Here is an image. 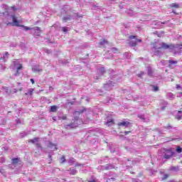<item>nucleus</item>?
<instances>
[{
    "instance_id": "45",
    "label": "nucleus",
    "mask_w": 182,
    "mask_h": 182,
    "mask_svg": "<svg viewBox=\"0 0 182 182\" xmlns=\"http://www.w3.org/2000/svg\"><path fill=\"white\" fill-rule=\"evenodd\" d=\"M61 119H62L63 120H66V116H63V117H61Z\"/></svg>"
},
{
    "instance_id": "50",
    "label": "nucleus",
    "mask_w": 182,
    "mask_h": 182,
    "mask_svg": "<svg viewBox=\"0 0 182 182\" xmlns=\"http://www.w3.org/2000/svg\"><path fill=\"white\" fill-rule=\"evenodd\" d=\"M168 129H171V126H168Z\"/></svg>"
},
{
    "instance_id": "30",
    "label": "nucleus",
    "mask_w": 182,
    "mask_h": 182,
    "mask_svg": "<svg viewBox=\"0 0 182 182\" xmlns=\"http://www.w3.org/2000/svg\"><path fill=\"white\" fill-rule=\"evenodd\" d=\"M76 173H77L76 169H70V173L72 174L73 176H75V174H76Z\"/></svg>"
},
{
    "instance_id": "52",
    "label": "nucleus",
    "mask_w": 182,
    "mask_h": 182,
    "mask_svg": "<svg viewBox=\"0 0 182 182\" xmlns=\"http://www.w3.org/2000/svg\"><path fill=\"white\" fill-rule=\"evenodd\" d=\"M22 90V88L20 89V91Z\"/></svg>"
},
{
    "instance_id": "32",
    "label": "nucleus",
    "mask_w": 182,
    "mask_h": 182,
    "mask_svg": "<svg viewBox=\"0 0 182 182\" xmlns=\"http://www.w3.org/2000/svg\"><path fill=\"white\" fill-rule=\"evenodd\" d=\"M170 177V174L166 173L164 175V177L162 178V180H167V178Z\"/></svg>"
},
{
    "instance_id": "47",
    "label": "nucleus",
    "mask_w": 182,
    "mask_h": 182,
    "mask_svg": "<svg viewBox=\"0 0 182 182\" xmlns=\"http://www.w3.org/2000/svg\"><path fill=\"white\" fill-rule=\"evenodd\" d=\"M92 9H97V6H92Z\"/></svg>"
},
{
    "instance_id": "51",
    "label": "nucleus",
    "mask_w": 182,
    "mask_h": 182,
    "mask_svg": "<svg viewBox=\"0 0 182 182\" xmlns=\"http://www.w3.org/2000/svg\"><path fill=\"white\" fill-rule=\"evenodd\" d=\"M76 166H82V164H77Z\"/></svg>"
},
{
    "instance_id": "20",
    "label": "nucleus",
    "mask_w": 182,
    "mask_h": 182,
    "mask_svg": "<svg viewBox=\"0 0 182 182\" xmlns=\"http://www.w3.org/2000/svg\"><path fill=\"white\" fill-rule=\"evenodd\" d=\"M58 110V107L56 105H53L50 107V112H56Z\"/></svg>"
},
{
    "instance_id": "40",
    "label": "nucleus",
    "mask_w": 182,
    "mask_h": 182,
    "mask_svg": "<svg viewBox=\"0 0 182 182\" xmlns=\"http://www.w3.org/2000/svg\"><path fill=\"white\" fill-rule=\"evenodd\" d=\"M138 117H139V119H141L142 120H144V115H139Z\"/></svg>"
},
{
    "instance_id": "3",
    "label": "nucleus",
    "mask_w": 182,
    "mask_h": 182,
    "mask_svg": "<svg viewBox=\"0 0 182 182\" xmlns=\"http://www.w3.org/2000/svg\"><path fill=\"white\" fill-rule=\"evenodd\" d=\"M159 154L164 159L168 160V159H171L173 156V151L171 149H162L160 150Z\"/></svg>"
},
{
    "instance_id": "21",
    "label": "nucleus",
    "mask_w": 182,
    "mask_h": 182,
    "mask_svg": "<svg viewBox=\"0 0 182 182\" xmlns=\"http://www.w3.org/2000/svg\"><path fill=\"white\" fill-rule=\"evenodd\" d=\"M170 171H178V166H171L169 168Z\"/></svg>"
},
{
    "instance_id": "13",
    "label": "nucleus",
    "mask_w": 182,
    "mask_h": 182,
    "mask_svg": "<svg viewBox=\"0 0 182 182\" xmlns=\"http://www.w3.org/2000/svg\"><path fill=\"white\" fill-rule=\"evenodd\" d=\"M8 56H9V53L8 52H6L5 54H4L3 56L0 58V60H2L3 62H6Z\"/></svg>"
},
{
    "instance_id": "19",
    "label": "nucleus",
    "mask_w": 182,
    "mask_h": 182,
    "mask_svg": "<svg viewBox=\"0 0 182 182\" xmlns=\"http://www.w3.org/2000/svg\"><path fill=\"white\" fill-rule=\"evenodd\" d=\"M177 63H178L177 60H168L169 66H171V65H176Z\"/></svg>"
},
{
    "instance_id": "1",
    "label": "nucleus",
    "mask_w": 182,
    "mask_h": 182,
    "mask_svg": "<svg viewBox=\"0 0 182 182\" xmlns=\"http://www.w3.org/2000/svg\"><path fill=\"white\" fill-rule=\"evenodd\" d=\"M157 49H170L176 55V53H181L182 45L181 44L167 45L164 43H162L161 46L158 47Z\"/></svg>"
},
{
    "instance_id": "17",
    "label": "nucleus",
    "mask_w": 182,
    "mask_h": 182,
    "mask_svg": "<svg viewBox=\"0 0 182 182\" xmlns=\"http://www.w3.org/2000/svg\"><path fill=\"white\" fill-rule=\"evenodd\" d=\"M176 119H177V120H181L182 119L181 111L178 112V114L176 115Z\"/></svg>"
},
{
    "instance_id": "42",
    "label": "nucleus",
    "mask_w": 182,
    "mask_h": 182,
    "mask_svg": "<svg viewBox=\"0 0 182 182\" xmlns=\"http://www.w3.org/2000/svg\"><path fill=\"white\" fill-rule=\"evenodd\" d=\"M30 80H31L32 85L35 84V80H33V78H31Z\"/></svg>"
},
{
    "instance_id": "37",
    "label": "nucleus",
    "mask_w": 182,
    "mask_h": 182,
    "mask_svg": "<svg viewBox=\"0 0 182 182\" xmlns=\"http://www.w3.org/2000/svg\"><path fill=\"white\" fill-rule=\"evenodd\" d=\"M168 96H169V97H171V99H174V97H176V95H173V93H169Z\"/></svg>"
},
{
    "instance_id": "33",
    "label": "nucleus",
    "mask_w": 182,
    "mask_h": 182,
    "mask_svg": "<svg viewBox=\"0 0 182 182\" xmlns=\"http://www.w3.org/2000/svg\"><path fill=\"white\" fill-rule=\"evenodd\" d=\"M111 51L113 52V53H117L118 50L116 48H111Z\"/></svg>"
},
{
    "instance_id": "39",
    "label": "nucleus",
    "mask_w": 182,
    "mask_h": 182,
    "mask_svg": "<svg viewBox=\"0 0 182 182\" xmlns=\"http://www.w3.org/2000/svg\"><path fill=\"white\" fill-rule=\"evenodd\" d=\"M144 75V72H141V73L138 74L139 77H141Z\"/></svg>"
},
{
    "instance_id": "29",
    "label": "nucleus",
    "mask_w": 182,
    "mask_h": 182,
    "mask_svg": "<svg viewBox=\"0 0 182 182\" xmlns=\"http://www.w3.org/2000/svg\"><path fill=\"white\" fill-rule=\"evenodd\" d=\"M85 112V109L80 110V111H75L74 114H80V113H83Z\"/></svg>"
},
{
    "instance_id": "24",
    "label": "nucleus",
    "mask_w": 182,
    "mask_h": 182,
    "mask_svg": "<svg viewBox=\"0 0 182 182\" xmlns=\"http://www.w3.org/2000/svg\"><path fill=\"white\" fill-rule=\"evenodd\" d=\"M104 87H105V89H107V90H110V89H112V84H105L104 85Z\"/></svg>"
},
{
    "instance_id": "31",
    "label": "nucleus",
    "mask_w": 182,
    "mask_h": 182,
    "mask_svg": "<svg viewBox=\"0 0 182 182\" xmlns=\"http://www.w3.org/2000/svg\"><path fill=\"white\" fill-rule=\"evenodd\" d=\"M171 8H179L178 4H176V3H173L172 4H171Z\"/></svg>"
},
{
    "instance_id": "44",
    "label": "nucleus",
    "mask_w": 182,
    "mask_h": 182,
    "mask_svg": "<svg viewBox=\"0 0 182 182\" xmlns=\"http://www.w3.org/2000/svg\"><path fill=\"white\" fill-rule=\"evenodd\" d=\"M124 133L125 135H127L129 133H130V131H125Z\"/></svg>"
},
{
    "instance_id": "9",
    "label": "nucleus",
    "mask_w": 182,
    "mask_h": 182,
    "mask_svg": "<svg viewBox=\"0 0 182 182\" xmlns=\"http://www.w3.org/2000/svg\"><path fill=\"white\" fill-rule=\"evenodd\" d=\"M35 90L33 88H30L28 90V92L25 93L26 96H28V97H32V95H33V92Z\"/></svg>"
},
{
    "instance_id": "46",
    "label": "nucleus",
    "mask_w": 182,
    "mask_h": 182,
    "mask_svg": "<svg viewBox=\"0 0 182 182\" xmlns=\"http://www.w3.org/2000/svg\"><path fill=\"white\" fill-rule=\"evenodd\" d=\"M176 89H181V87L179 85H176Z\"/></svg>"
},
{
    "instance_id": "14",
    "label": "nucleus",
    "mask_w": 182,
    "mask_h": 182,
    "mask_svg": "<svg viewBox=\"0 0 182 182\" xmlns=\"http://www.w3.org/2000/svg\"><path fill=\"white\" fill-rule=\"evenodd\" d=\"M160 105H161V109L164 110V109H166V106H167L168 103L166 101L162 100V101H161Z\"/></svg>"
},
{
    "instance_id": "43",
    "label": "nucleus",
    "mask_w": 182,
    "mask_h": 182,
    "mask_svg": "<svg viewBox=\"0 0 182 182\" xmlns=\"http://www.w3.org/2000/svg\"><path fill=\"white\" fill-rule=\"evenodd\" d=\"M16 122L17 124H20V123H21L20 119H17V120H16Z\"/></svg>"
},
{
    "instance_id": "15",
    "label": "nucleus",
    "mask_w": 182,
    "mask_h": 182,
    "mask_svg": "<svg viewBox=\"0 0 182 182\" xmlns=\"http://www.w3.org/2000/svg\"><path fill=\"white\" fill-rule=\"evenodd\" d=\"M105 124L107 126H108V127H110V126H113V124H114V121H113V119H108L107 120V122H105Z\"/></svg>"
},
{
    "instance_id": "27",
    "label": "nucleus",
    "mask_w": 182,
    "mask_h": 182,
    "mask_svg": "<svg viewBox=\"0 0 182 182\" xmlns=\"http://www.w3.org/2000/svg\"><path fill=\"white\" fill-rule=\"evenodd\" d=\"M176 151V153H182V148L180 146H177Z\"/></svg>"
},
{
    "instance_id": "41",
    "label": "nucleus",
    "mask_w": 182,
    "mask_h": 182,
    "mask_svg": "<svg viewBox=\"0 0 182 182\" xmlns=\"http://www.w3.org/2000/svg\"><path fill=\"white\" fill-rule=\"evenodd\" d=\"M65 156H62L61 157V163H65Z\"/></svg>"
},
{
    "instance_id": "11",
    "label": "nucleus",
    "mask_w": 182,
    "mask_h": 182,
    "mask_svg": "<svg viewBox=\"0 0 182 182\" xmlns=\"http://www.w3.org/2000/svg\"><path fill=\"white\" fill-rule=\"evenodd\" d=\"M48 146L49 149L55 151V150H58V147L56 146V144H53L52 142H49Z\"/></svg>"
},
{
    "instance_id": "34",
    "label": "nucleus",
    "mask_w": 182,
    "mask_h": 182,
    "mask_svg": "<svg viewBox=\"0 0 182 182\" xmlns=\"http://www.w3.org/2000/svg\"><path fill=\"white\" fill-rule=\"evenodd\" d=\"M68 163L69 164H73V163H75V159L71 158L70 159H69Z\"/></svg>"
},
{
    "instance_id": "49",
    "label": "nucleus",
    "mask_w": 182,
    "mask_h": 182,
    "mask_svg": "<svg viewBox=\"0 0 182 182\" xmlns=\"http://www.w3.org/2000/svg\"><path fill=\"white\" fill-rule=\"evenodd\" d=\"M47 53H50V50H47Z\"/></svg>"
},
{
    "instance_id": "38",
    "label": "nucleus",
    "mask_w": 182,
    "mask_h": 182,
    "mask_svg": "<svg viewBox=\"0 0 182 182\" xmlns=\"http://www.w3.org/2000/svg\"><path fill=\"white\" fill-rule=\"evenodd\" d=\"M154 49H155L154 54H155V55H157V52H160V50H157V47H156V46H154Z\"/></svg>"
},
{
    "instance_id": "53",
    "label": "nucleus",
    "mask_w": 182,
    "mask_h": 182,
    "mask_svg": "<svg viewBox=\"0 0 182 182\" xmlns=\"http://www.w3.org/2000/svg\"><path fill=\"white\" fill-rule=\"evenodd\" d=\"M49 157H50V155H49Z\"/></svg>"
},
{
    "instance_id": "22",
    "label": "nucleus",
    "mask_w": 182,
    "mask_h": 182,
    "mask_svg": "<svg viewBox=\"0 0 182 182\" xmlns=\"http://www.w3.org/2000/svg\"><path fill=\"white\" fill-rule=\"evenodd\" d=\"M147 70H148L149 76H151V75H153V70H151V67H148L147 68Z\"/></svg>"
},
{
    "instance_id": "8",
    "label": "nucleus",
    "mask_w": 182,
    "mask_h": 182,
    "mask_svg": "<svg viewBox=\"0 0 182 182\" xmlns=\"http://www.w3.org/2000/svg\"><path fill=\"white\" fill-rule=\"evenodd\" d=\"M97 72H98V75H97L95 77V79L97 80L99 79V76H102V75H105V73H106V71L105 70V68H101L98 69Z\"/></svg>"
},
{
    "instance_id": "28",
    "label": "nucleus",
    "mask_w": 182,
    "mask_h": 182,
    "mask_svg": "<svg viewBox=\"0 0 182 182\" xmlns=\"http://www.w3.org/2000/svg\"><path fill=\"white\" fill-rule=\"evenodd\" d=\"M112 168H114L113 166H112V165H107L105 166L106 170H112Z\"/></svg>"
},
{
    "instance_id": "48",
    "label": "nucleus",
    "mask_w": 182,
    "mask_h": 182,
    "mask_svg": "<svg viewBox=\"0 0 182 182\" xmlns=\"http://www.w3.org/2000/svg\"><path fill=\"white\" fill-rule=\"evenodd\" d=\"M11 9H13V11L15 10V7H11Z\"/></svg>"
},
{
    "instance_id": "10",
    "label": "nucleus",
    "mask_w": 182,
    "mask_h": 182,
    "mask_svg": "<svg viewBox=\"0 0 182 182\" xmlns=\"http://www.w3.org/2000/svg\"><path fill=\"white\" fill-rule=\"evenodd\" d=\"M32 70L34 73H38V72H42V69L39 68V65H34L32 67Z\"/></svg>"
},
{
    "instance_id": "35",
    "label": "nucleus",
    "mask_w": 182,
    "mask_h": 182,
    "mask_svg": "<svg viewBox=\"0 0 182 182\" xmlns=\"http://www.w3.org/2000/svg\"><path fill=\"white\" fill-rule=\"evenodd\" d=\"M62 31L63 32H65V33H66V32H68V27H63Z\"/></svg>"
},
{
    "instance_id": "4",
    "label": "nucleus",
    "mask_w": 182,
    "mask_h": 182,
    "mask_svg": "<svg viewBox=\"0 0 182 182\" xmlns=\"http://www.w3.org/2000/svg\"><path fill=\"white\" fill-rule=\"evenodd\" d=\"M129 39H135L134 41H131L129 42V46H136L137 43H141V39L137 38L136 36H130Z\"/></svg>"
},
{
    "instance_id": "2",
    "label": "nucleus",
    "mask_w": 182,
    "mask_h": 182,
    "mask_svg": "<svg viewBox=\"0 0 182 182\" xmlns=\"http://www.w3.org/2000/svg\"><path fill=\"white\" fill-rule=\"evenodd\" d=\"M9 18L12 19L13 22L12 23H7V25H11L12 26H23L24 28L25 31H31V28L26 27L24 26H21L19 23L22 22L20 18L16 17L15 16H10Z\"/></svg>"
},
{
    "instance_id": "12",
    "label": "nucleus",
    "mask_w": 182,
    "mask_h": 182,
    "mask_svg": "<svg viewBox=\"0 0 182 182\" xmlns=\"http://www.w3.org/2000/svg\"><path fill=\"white\" fill-rule=\"evenodd\" d=\"M34 35L35 36H41V28L39 27H36L33 28Z\"/></svg>"
},
{
    "instance_id": "6",
    "label": "nucleus",
    "mask_w": 182,
    "mask_h": 182,
    "mask_svg": "<svg viewBox=\"0 0 182 182\" xmlns=\"http://www.w3.org/2000/svg\"><path fill=\"white\" fill-rule=\"evenodd\" d=\"M77 120H79V117H75L74 122H72L71 124L66 125L67 129L69 127L70 129H75V127H77Z\"/></svg>"
},
{
    "instance_id": "23",
    "label": "nucleus",
    "mask_w": 182,
    "mask_h": 182,
    "mask_svg": "<svg viewBox=\"0 0 182 182\" xmlns=\"http://www.w3.org/2000/svg\"><path fill=\"white\" fill-rule=\"evenodd\" d=\"M100 45H101V46H105V45H107V41L106 40H102L100 42Z\"/></svg>"
},
{
    "instance_id": "36",
    "label": "nucleus",
    "mask_w": 182,
    "mask_h": 182,
    "mask_svg": "<svg viewBox=\"0 0 182 182\" xmlns=\"http://www.w3.org/2000/svg\"><path fill=\"white\" fill-rule=\"evenodd\" d=\"M158 25H166V23H167V22L164 21V22H161V21H159L157 22Z\"/></svg>"
},
{
    "instance_id": "7",
    "label": "nucleus",
    "mask_w": 182,
    "mask_h": 182,
    "mask_svg": "<svg viewBox=\"0 0 182 182\" xmlns=\"http://www.w3.org/2000/svg\"><path fill=\"white\" fill-rule=\"evenodd\" d=\"M14 65L17 68V72L16 73V76L19 75V70L22 69V63H21V60L14 61Z\"/></svg>"
},
{
    "instance_id": "26",
    "label": "nucleus",
    "mask_w": 182,
    "mask_h": 182,
    "mask_svg": "<svg viewBox=\"0 0 182 182\" xmlns=\"http://www.w3.org/2000/svg\"><path fill=\"white\" fill-rule=\"evenodd\" d=\"M152 90L154 92H158L159 91V87L152 85Z\"/></svg>"
},
{
    "instance_id": "5",
    "label": "nucleus",
    "mask_w": 182,
    "mask_h": 182,
    "mask_svg": "<svg viewBox=\"0 0 182 182\" xmlns=\"http://www.w3.org/2000/svg\"><path fill=\"white\" fill-rule=\"evenodd\" d=\"M39 140L40 139L38 137H36L33 139H29L28 141V143H32V144H36V146L39 149V150H42V146L41 145V144H39Z\"/></svg>"
},
{
    "instance_id": "16",
    "label": "nucleus",
    "mask_w": 182,
    "mask_h": 182,
    "mask_svg": "<svg viewBox=\"0 0 182 182\" xmlns=\"http://www.w3.org/2000/svg\"><path fill=\"white\" fill-rule=\"evenodd\" d=\"M130 123L129 122H122L118 124V126H122L123 127H127Z\"/></svg>"
},
{
    "instance_id": "18",
    "label": "nucleus",
    "mask_w": 182,
    "mask_h": 182,
    "mask_svg": "<svg viewBox=\"0 0 182 182\" xmlns=\"http://www.w3.org/2000/svg\"><path fill=\"white\" fill-rule=\"evenodd\" d=\"M71 17L70 16H65L63 18V22H68V21H70Z\"/></svg>"
},
{
    "instance_id": "25",
    "label": "nucleus",
    "mask_w": 182,
    "mask_h": 182,
    "mask_svg": "<svg viewBox=\"0 0 182 182\" xmlns=\"http://www.w3.org/2000/svg\"><path fill=\"white\" fill-rule=\"evenodd\" d=\"M12 161H13V164H16L19 161V159L14 158V159H12Z\"/></svg>"
}]
</instances>
